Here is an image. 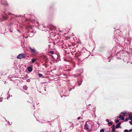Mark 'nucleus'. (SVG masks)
I'll list each match as a JSON object with an SVG mask.
<instances>
[{"mask_svg":"<svg viewBox=\"0 0 132 132\" xmlns=\"http://www.w3.org/2000/svg\"><path fill=\"white\" fill-rule=\"evenodd\" d=\"M27 56L26 54L21 53L18 55L17 56V58L18 59H21L23 58H24Z\"/></svg>","mask_w":132,"mask_h":132,"instance_id":"f257e3e1","label":"nucleus"},{"mask_svg":"<svg viewBox=\"0 0 132 132\" xmlns=\"http://www.w3.org/2000/svg\"><path fill=\"white\" fill-rule=\"evenodd\" d=\"M51 57L53 59L55 60H56L58 57L57 55L55 53L53 55H51Z\"/></svg>","mask_w":132,"mask_h":132,"instance_id":"f03ea898","label":"nucleus"},{"mask_svg":"<svg viewBox=\"0 0 132 132\" xmlns=\"http://www.w3.org/2000/svg\"><path fill=\"white\" fill-rule=\"evenodd\" d=\"M44 60L45 61L46 63H47L49 61L48 58L46 56H44Z\"/></svg>","mask_w":132,"mask_h":132,"instance_id":"7ed1b4c3","label":"nucleus"},{"mask_svg":"<svg viewBox=\"0 0 132 132\" xmlns=\"http://www.w3.org/2000/svg\"><path fill=\"white\" fill-rule=\"evenodd\" d=\"M29 48L31 50V51L32 52L35 54L36 53V51L34 49L32 48L31 47H30Z\"/></svg>","mask_w":132,"mask_h":132,"instance_id":"20e7f679","label":"nucleus"},{"mask_svg":"<svg viewBox=\"0 0 132 132\" xmlns=\"http://www.w3.org/2000/svg\"><path fill=\"white\" fill-rule=\"evenodd\" d=\"M121 122L119 123L116 126V129H118L120 127V126L121 124Z\"/></svg>","mask_w":132,"mask_h":132,"instance_id":"39448f33","label":"nucleus"},{"mask_svg":"<svg viewBox=\"0 0 132 132\" xmlns=\"http://www.w3.org/2000/svg\"><path fill=\"white\" fill-rule=\"evenodd\" d=\"M1 3L2 4H6L7 2L5 0H4L3 1H2V2H1Z\"/></svg>","mask_w":132,"mask_h":132,"instance_id":"423d86ee","label":"nucleus"},{"mask_svg":"<svg viewBox=\"0 0 132 132\" xmlns=\"http://www.w3.org/2000/svg\"><path fill=\"white\" fill-rule=\"evenodd\" d=\"M28 70L29 72H31L32 71V68L31 67H29L28 69Z\"/></svg>","mask_w":132,"mask_h":132,"instance_id":"0eeeda50","label":"nucleus"},{"mask_svg":"<svg viewBox=\"0 0 132 132\" xmlns=\"http://www.w3.org/2000/svg\"><path fill=\"white\" fill-rule=\"evenodd\" d=\"M120 119H121L122 120H123L124 119V118L122 115H120L119 117Z\"/></svg>","mask_w":132,"mask_h":132,"instance_id":"6e6552de","label":"nucleus"},{"mask_svg":"<svg viewBox=\"0 0 132 132\" xmlns=\"http://www.w3.org/2000/svg\"><path fill=\"white\" fill-rule=\"evenodd\" d=\"M36 60V59H33L32 60L31 62L32 63H34Z\"/></svg>","mask_w":132,"mask_h":132,"instance_id":"1a4fd4ad","label":"nucleus"},{"mask_svg":"<svg viewBox=\"0 0 132 132\" xmlns=\"http://www.w3.org/2000/svg\"><path fill=\"white\" fill-rule=\"evenodd\" d=\"M112 122H110L109 121L108 123V124L109 125H111L112 124Z\"/></svg>","mask_w":132,"mask_h":132,"instance_id":"9d476101","label":"nucleus"},{"mask_svg":"<svg viewBox=\"0 0 132 132\" xmlns=\"http://www.w3.org/2000/svg\"><path fill=\"white\" fill-rule=\"evenodd\" d=\"M3 18L4 20H7L8 18L6 17L3 16Z\"/></svg>","mask_w":132,"mask_h":132,"instance_id":"9b49d317","label":"nucleus"},{"mask_svg":"<svg viewBox=\"0 0 132 132\" xmlns=\"http://www.w3.org/2000/svg\"><path fill=\"white\" fill-rule=\"evenodd\" d=\"M54 51H49V53H51V54H54L55 53H54Z\"/></svg>","mask_w":132,"mask_h":132,"instance_id":"f8f14e48","label":"nucleus"},{"mask_svg":"<svg viewBox=\"0 0 132 132\" xmlns=\"http://www.w3.org/2000/svg\"><path fill=\"white\" fill-rule=\"evenodd\" d=\"M38 75L39 76V77H41L42 76H43V75L41 74V73H39L38 74Z\"/></svg>","mask_w":132,"mask_h":132,"instance_id":"ddd939ff","label":"nucleus"},{"mask_svg":"<svg viewBox=\"0 0 132 132\" xmlns=\"http://www.w3.org/2000/svg\"><path fill=\"white\" fill-rule=\"evenodd\" d=\"M104 130L103 129H101L100 130V132H104Z\"/></svg>","mask_w":132,"mask_h":132,"instance_id":"4468645a","label":"nucleus"},{"mask_svg":"<svg viewBox=\"0 0 132 132\" xmlns=\"http://www.w3.org/2000/svg\"><path fill=\"white\" fill-rule=\"evenodd\" d=\"M85 126H86V128L87 129H88V125H87V124Z\"/></svg>","mask_w":132,"mask_h":132,"instance_id":"2eb2a0df","label":"nucleus"},{"mask_svg":"<svg viewBox=\"0 0 132 132\" xmlns=\"http://www.w3.org/2000/svg\"><path fill=\"white\" fill-rule=\"evenodd\" d=\"M128 119H129L128 118H126L125 120V121H127L128 120Z\"/></svg>","mask_w":132,"mask_h":132,"instance_id":"dca6fc26","label":"nucleus"},{"mask_svg":"<svg viewBox=\"0 0 132 132\" xmlns=\"http://www.w3.org/2000/svg\"><path fill=\"white\" fill-rule=\"evenodd\" d=\"M124 132H129L128 130L127 129H125L124 130Z\"/></svg>","mask_w":132,"mask_h":132,"instance_id":"f3484780","label":"nucleus"},{"mask_svg":"<svg viewBox=\"0 0 132 132\" xmlns=\"http://www.w3.org/2000/svg\"><path fill=\"white\" fill-rule=\"evenodd\" d=\"M115 131V128H113L112 129V131L113 132H114Z\"/></svg>","mask_w":132,"mask_h":132,"instance_id":"a211bd4d","label":"nucleus"},{"mask_svg":"<svg viewBox=\"0 0 132 132\" xmlns=\"http://www.w3.org/2000/svg\"><path fill=\"white\" fill-rule=\"evenodd\" d=\"M121 114H123L124 116H125V115L126 113L125 112H122L121 113Z\"/></svg>","mask_w":132,"mask_h":132,"instance_id":"6ab92c4d","label":"nucleus"},{"mask_svg":"<svg viewBox=\"0 0 132 132\" xmlns=\"http://www.w3.org/2000/svg\"><path fill=\"white\" fill-rule=\"evenodd\" d=\"M119 120H120L118 119L115 122L116 123H117L119 122Z\"/></svg>","mask_w":132,"mask_h":132,"instance_id":"aec40b11","label":"nucleus"},{"mask_svg":"<svg viewBox=\"0 0 132 132\" xmlns=\"http://www.w3.org/2000/svg\"><path fill=\"white\" fill-rule=\"evenodd\" d=\"M129 119L130 120H132V116H130L129 117Z\"/></svg>","mask_w":132,"mask_h":132,"instance_id":"412c9836","label":"nucleus"},{"mask_svg":"<svg viewBox=\"0 0 132 132\" xmlns=\"http://www.w3.org/2000/svg\"><path fill=\"white\" fill-rule=\"evenodd\" d=\"M112 127V128H115L114 125H113Z\"/></svg>","mask_w":132,"mask_h":132,"instance_id":"4be33fe9","label":"nucleus"},{"mask_svg":"<svg viewBox=\"0 0 132 132\" xmlns=\"http://www.w3.org/2000/svg\"><path fill=\"white\" fill-rule=\"evenodd\" d=\"M41 41L40 40H39L38 41V42L39 43H41Z\"/></svg>","mask_w":132,"mask_h":132,"instance_id":"5701e85b","label":"nucleus"},{"mask_svg":"<svg viewBox=\"0 0 132 132\" xmlns=\"http://www.w3.org/2000/svg\"><path fill=\"white\" fill-rule=\"evenodd\" d=\"M106 121L108 122H109V120L108 119H107L106 120Z\"/></svg>","mask_w":132,"mask_h":132,"instance_id":"b1692460","label":"nucleus"},{"mask_svg":"<svg viewBox=\"0 0 132 132\" xmlns=\"http://www.w3.org/2000/svg\"><path fill=\"white\" fill-rule=\"evenodd\" d=\"M80 118V117H78V118H77V119L78 120H79Z\"/></svg>","mask_w":132,"mask_h":132,"instance_id":"393cba45","label":"nucleus"},{"mask_svg":"<svg viewBox=\"0 0 132 132\" xmlns=\"http://www.w3.org/2000/svg\"><path fill=\"white\" fill-rule=\"evenodd\" d=\"M129 130L130 131V132H131V131H132V129H130Z\"/></svg>","mask_w":132,"mask_h":132,"instance_id":"a878e982","label":"nucleus"},{"mask_svg":"<svg viewBox=\"0 0 132 132\" xmlns=\"http://www.w3.org/2000/svg\"><path fill=\"white\" fill-rule=\"evenodd\" d=\"M78 85H79V86L80 85V84H79V82H78Z\"/></svg>","mask_w":132,"mask_h":132,"instance_id":"bb28decb","label":"nucleus"},{"mask_svg":"<svg viewBox=\"0 0 132 132\" xmlns=\"http://www.w3.org/2000/svg\"><path fill=\"white\" fill-rule=\"evenodd\" d=\"M131 125H132V120L131 121Z\"/></svg>","mask_w":132,"mask_h":132,"instance_id":"cd10ccee","label":"nucleus"},{"mask_svg":"<svg viewBox=\"0 0 132 132\" xmlns=\"http://www.w3.org/2000/svg\"><path fill=\"white\" fill-rule=\"evenodd\" d=\"M129 122L130 123V124H131V122L130 121H129Z\"/></svg>","mask_w":132,"mask_h":132,"instance_id":"c85d7f7f","label":"nucleus"},{"mask_svg":"<svg viewBox=\"0 0 132 132\" xmlns=\"http://www.w3.org/2000/svg\"><path fill=\"white\" fill-rule=\"evenodd\" d=\"M25 87V86H23V88H24V87Z\"/></svg>","mask_w":132,"mask_h":132,"instance_id":"c756f323","label":"nucleus"},{"mask_svg":"<svg viewBox=\"0 0 132 132\" xmlns=\"http://www.w3.org/2000/svg\"><path fill=\"white\" fill-rule=\"evenodd\" d=\"M107 132H110L109 131H107Z\"/></svg>","mask_w":132,"mask_h":132,"instance_id":"7c9ffc66","label":"nucleus"}]
</instances>
